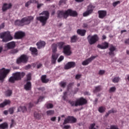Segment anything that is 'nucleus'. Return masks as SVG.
Returning a JSON list of instances; mask_svg holds the SVG:
<instances>
[{
	"label": "nucleus",
	"instance_id": "nucleus-1",
	"mask_svg": "<svg viewBox=\"0 0 129 129\" xmlns=\"http://www.w3.org/2000/svg\"><path fill=\"white\" fill-rule=\"evenodd\" d=\"M78 16V13L76 11H73L72 9H68L65 11L64 10L58 11L57 12V18L58 19H67L68 17H77Z\"/></svg>",
	"mask_w": 129,
	"mask_h": 129
},
{
	"label": "nucleus",
	"instance_id": "nucleus-2",
	"mask_svg": "<svg viewBox=\"0 0 129 129\" xmlns=\"http://www.w3.org/2000/svg\"><path fill=\"white\" fill-rule=\"evenodd\" d=\"M34 20V17L30 16L26 17H24L21 20H17L15 22V26H18V27H23L25 25H30L31 22Z\"/></svg>",
	"mask_w": 129,
	"mask_h": 129
},
{
	"label": "nucleus",
	"instance_id": "nucleus-3",
	"mask_svg": "<svg viewBox=\"0 0 129 129\" xmlns=\"http://www.w3.org/2000/svg\"><path fill=\"white\" fill-rule=\"evenodd\" d=\"M39 16L36 18V20L37 21H39L40 23H42V26H45L46 25V23H47V21L49 19V17L50 16V14L49 13V11H43L41 13L39 14Z\"/></svg>",
	"mask_w": 129,
	"mask_h": 129
},
{
	"label": "nucleus",
	"instance_id": "nucleus-4",
	"mask_svg": "<svg viewBox=\"0 0 129 129\" xmlns=\"http://www.w3.org/2000/svg\"><path fill=\"white\" fill-rule=\"evenodd\" d=\"M0 38L2 39V42H4V43L12 41L14 39L10 31H6L0 33Z\"/></svg>",
	"mask_w": 129,
	"mask_h": 129
},
{
	"label": "nucleus",
	"instance_id": "nucleus-5",
	"mask_svg": "<svg viewBox=\"0 0 129 129\" xmlns=\"http://www.w3.org/2000/svg\"><path fill=\"white\" fill-rule=\"evenodd\" d=\"M87 40L90 45H94L95 43L99 41V37H98L97 34H95L92 36L89 35L87 37Z\"/></svg>",
	"mask_w": 129,
	"mask_h": 129
},
{
	"label": "nucleus",
	"instance_id": "nucleus-6",
	"mask_svg": "<svg viewBox=\"0 0 129 129\" xmlns=\"http://www.w3.org/2000/svg\"><path fill=\"white\" fill-rule=\"evenodd\" d=\"M29 60V57L26 54H22L19 58H17L16 62L17 64L21 63H26Z\"/></svg>",
	"mask_w": 129,
	"mask_h": 129
},
{
	"label": "nucleus",
	"instance_id": "nucleus-7",
	"mask_svg": "<svg viewBox=\"0 0 129 129\" xmlns=\"http://www.w3.org/2000/svg\"><path fill=\"white\" fill-rule=\"evenodd\" d=\"M77 121V119L73 116H68L64 120L63 125L67 124V123H75Z\"/></svg>",
	"mask_w": 129,
	"mask_h": 129
},
{
	"label": "nucleus",
	"instance_id": "nucleus-8",
	"mask_svg": "<svg viewBox=\"0 0 129 129\" xmlns=\"http://www.w3.org/2000/svg\"><path fill=\"white\" fill-rule=\"evenodd\" d=\"M26 74L24 72H16L15 73L13 74V76H14L15 79L17 81H19V80H21L22 78H24Z\"/></svg>",
	"mask_w": 129,
	"mask_h": 129
},
{
	"label": "nucleus",
	"instance_id": "nucleus-9",
	"mask_svg": "<svg viewBox=\"0 0 129 129\" xmlns=\"http://www.w3.org/2000/svg\"><path fill=\"white\" fill-rule=\"evenodd\" d=\"M87 103V100L84 99L83 97H81L77 100V103L76 105L78 106H82L85 105Z\"/></svg>",
	"mask_w": 129,
	"mask_h": 129
},
{
	"label": "nucleus",
	"instance_id": "nucleus-10",
	"mask_svg": "<svg viewBox=\"0 0 129 129\" xmlns=\"http://www.w3.org/2000/svg\"><path fill=\"white\" fill-rule=\"evenodd\" d=\"M25 36H26L25 32L22 31H17L15 33L14 38L16 40H20V39H23Z\"/></svg>",
	"mask_w": 129,
	"mask_h": 129
},
{
	"label": "nucleus",
	"instance_id": "nucleus-11",
	"mask_svg": "<svg viewBox=\"0 0 129 129\" xmlns=\"http://www.w3.org/2000/svg\"><path fill=\"white\" fill-rule=\"evenodd\" d=\"M11 72L10 70L7 69L4 70L3 72L0 74V81L1 82H4V80L6 77H7V75L10 73Z\"/></svg>",
	"mask_w": 129,
	"mask_h": 129
},
{
	"label": "nucleus",
	"instance_id": "nucleus-12",
	"mask_svg": "<svg viewBox=\"0 0 129 129\" xmlns=\"http://www.w3.org/2000/svg\"><path fill=\"white\" fill-rule=\"evenodd\" d=\"M97 57V55L96 56H92L90 58L86 59L84 61L82 62V64L83 66H86L87 65H88L89 63H91V62H92L95 58Z\"/></svg>",
	"mask_w": 129,
	"mask_h": 129
},
{
	"label": "nucleus",
	"instance_id": "nucleus-13",
	"mask_svg": "<svg viewBox=\"0 0 129 129\" xmlns=\"http://www.w3.org/2000/svg\"><path fill=\"white\" fill-rule=\"evenodd\" d=\"M76 66V63L74 61L68 62L64 67L65 70H68L71 68H74Z\"/></svg>",
	"mask_w": 129,
	"mask_h": 129
},
{
	"label": "nucleus",
	"instance_id": "nucleus-14",
	"mask_svg": "<svg viewBox=\"0 0 129 129\" xmlns=\"http://www.w3.org/2000/svg\"><path fill=\"white\" fill-rule=\"evenodd\" d=\"M99 19H104L107 15V12L105 10H99L98 11Z\"/></svg>",
	"mask_w": 129,
	"mask_h": 129
},
{
	"label": "nucleus",
	"instance_id": "nucleus-15",
	"mask_svg": "<svg viewBox=\"0 0 129 129\" xmlns=\"http://www.w3.org/2000/svg\"><path fill=\"white\" fill-rule=\"evenodd\" d=\"M12 3H5L3 4V6L2 7V11L3 12H6V11H8V10H10V9H12Z\"/></svg>",
	"mask_w": 129,
	"mask_h": 129
},
{
	"label": "nucleus",
	"instance_id": "nucleus-16",
	"mask_svg": "<svg viewBox=\"0 0 129 129\" xmlns=\"http://www.w3.org/2000/svg\"><path fill=\"white\" fill-rule=\"evenodd\" d=\"M24 89L26 91H31L32 90V83L31 82H27L24 85Z\"/></svg>",
	"mask_w": 129,
	"mask_h": 129
},
{
	"label": "nucleus",
	"instance_id": "nucleus-17",
	"mask_svg": "<svg viewBox=\"0 0 129 129\" xmlns=\"http://www.w3.org/2000/svg\"><path fill=\"white\" fill-rule=\"evenodd\" d=\"M63 53L65 55L69 56L71 55V51H70V46L67 45L63 47Z\"/></svg>",
	"mask_w": 129,
	"mask_h": 129
},
{
	"label": "nucleus",
	"instance_id": "nucleus-18",
	"mask_svg": "<svg viewBox=\"0 0 129 129\" xmlns=\"http://www.w3.org/2000/svg\"><path fill=\"white\" fill-rule=\"evenodd\" d=\"M109 50L110 51L108 53L109 55L110 56H114V51L116 50V47L113 46V45L111 44Z\"/></svg>",
	"mask_w": 129,
	"mask_h": 129
},
{
	"label": "nucleus",
	"instance_id": "nucleus-19",
	"mask_svg": "<svg viewBox=\"0 0 129 129\" xmlns=\"http://www.w3.org/2000/svg\"><path fill=\"white\" fill-rule=\"evenodd\" d=\"M36 46H37L38 49H42V48H44L46 46V42L44 41L40 40L37 42Z\"/></svg>",
	"mask_w": 129,
	"mask_h": 129
},
{
	"label": "nucleus",
	"instance_id": "nucleus-20",
	"mask_svg": "<svg viewBox=\"0 0 129 129\" xmlns=\"http://www.w3.org/2000/svg\"><path fill=\"white\" fill-rule=\"evenodd\" d=\"M97 47L99 48V49H101L103 50L105 49H107V48H108V43L106 42H104L102 43V45L98 44Z\"/></svg>",
	"mask_w": 129,
	"mask_h": 129
},
{
	"label": "nucleus",
	"instance_id": "nucleus-21",
	"mask_svg": "<svg viewBox=\"0 0 129 129\" xmlns=\"http://www.w3.org/2000/svg\"><path fill=\"white\" fill-rule=\"evenodd\" d=\"M6 47L9 49H14L16 47V42L15 41L9 42L6 44Z\"/></svg>",
	"mask_w": 129,
	"mask_h": 129
},
{
	"label": "nucleus",
	"instance_id": "nucleus-22",
	"mask_svg": "<svg viewBox=\"0 0 129 129\" xmlns=\"http://www.w3.org/2000/svg\"><path fill=\"white\" fill-rule=\"evenodd\" d=\"M57 59H58V54L55 53H53L52 54L51 63L52 64H55Z\"/></svg>",
	"mask_w": 129,
	"mask_h": 129
},
{
	"label": "nucleus",
	"instance_id": "nucleus-23",
	"mask_svg": "<svg viewBox=\"0 0 129 129\" xmlns=\"http://www.w3.org/2000/svg\"><path fill=\"white\" fill-rule=\"evenodd\" d=\"M77 33L78 35L84 37V36H85V34H86V30L85 29H78Z\"/></svg>",
	"mask_w": 129,
	"mask_h": 129
},
{
	"label": "nucleus",
	"instance_id": "nucleus-24",
	"mask_svg": "<svg viewBox=\"0 0 129 129\" xmlns=\"http://www.w3.org/2000/svg\"><path fill=\"white\" fill-rule=\"evenodd\" d=\"M11 103V101L10 100H5L4 102L0 104V107L3 108L5 106L10 104Z\"/></svg>",
	"mask_w": 129,
	"mask_h": 129
},
{
	"label": "nucleus",
	"instance_id": "nucleus-25",
	"mask_svg": "<svg viewBox=\"0 0 129 129\" xmlns=\"http://www.w3.org/2000/svg\"><path fill=\"white\" fill-rule=\"evenodd\" d=\"M43 116V114L41 113H38L37 112H34V117L36 119H41Z\"/></svg>",
	"mask_w": 129,
	"mask_h": 129
},
{
	"label": "nucleus",
	"instance_id": "nucleus-26",
	"mask_svg": "<svg viewBox=\"0 0 129 129\" xmlns=\"http://www.w3.org/2000/svg\"><path fill=\"white\" fill-rule=\"evenodd\" d=\"M9 128V124L7 122H5L0 124V129H8Z\"/></svg>",
	"mask_w": 129,
	"mask_h": 129
},
{
	"label": "nucleus",
	"instance_id": "nucleus-27",
	"mask_svg": "<svg viewBox=\"0 0 129 129\" xmlns=\"http://www.w3.org/2000/svg\"><path fill=\"white\" fill-rule=\"evenodd\" d=\"M95 9V6L92 5V4H90L88 7H87V10L89 11H91V13L92 14L93 13V10Z\"/></svg>",
	"mask_w": 129,
	"mask_h": 129
},
{
	"label": "nucleus",
	"instance_id": "nucleus-28",
	"mask_svg": "<svg viewBox=\"0 0 129 129\" xmlns=\"http://www.w3.org/2000/svg\"><path fill=\"white\" fill-rule=\"evenodd\" d=\"M47 76L43 75L41 76V81L42 83H48L49 82V79H46Z\"/></svg>",
	"mask_w": 129,
	"mask_h": 129
},
{
	"label": "nucleus",
	"instance_id": "nucleus-29",
	"mask_svg": "<svg viewBox=\"0 0 129 129\" xmlns=\"http://www.w3.org/2000/svg\"><path fill=\"white\" fill-rule=\"evenodd\" d=\"M78 40L77 35H73L71 37V43H76Z\"/></svg>",
	"mask_w": 129,
	"mask_h": 129
},
{
	"label": "nucleus",
	"instance_id": "nucleus-30",
	"mask_svg": "<svg viewBox=\"0 0 129 129\" xmlns=\"http://www.w3.org/2000/svg\"><path fill=\"white\" fill-rule=\"evenodd\" d=\"M101 90H102V87L101 86H97V87H95L93 92L94 93H97V92H99V91H101Z\"/></svg>",
	"mask_w": 129,
	"mask_h": 129
},
{
	"label": "nucleus",
	"instance_id": "nucleus-31",
	"mask_svg": "<svg viewBox=\"0 0 129 129\" xmlns=\"http://www.w3.org/2000/svg\"><path fill=\"white\" fill-rule=\"evenodd\" d=\"M27 111V107L26 106H20L18 108V112H20V111H22L23 112H26Z\"/></svg>",
	"mask_w": 129,
	"mask_h": 129
},
{
	"label": "nucleus",
	"instance_id": "nucleus-32",
	"mask_svg": "<svg viewBox=\"0 0 129 129\" xmlns=\"http://www.w3.org/2000/svg\"><path fill=\"white\" fill-rule=\"evenodd\" d=\"M69 103L70 104L71 106H76L77 107L78 105H76V103L77 102V101H72V100H69Z\"/></svg>",
	"mask_w": 129,
	"mask_h": 129
},
{
	"label": "nucleus",
	"instance_id": "nucleus-33",
	"mask_svg": "<svg viewBox=\"0 0 129 129\" xmlns=\"http://www.w3.org/2000/svg\"><path fill=\"white\" fill-rule=\"evenodd\" d=\"M56 45L57 47H58L59 49H62L64 45H65V42H58L57 43H56Z\"/></svg>",
	"mask_w": 129,
	"mask_h": 129
},
{
	"label": "nucleus",
	"instance_id": "nucleus-34",
	"mask_svg": "<svg viewBox=\"0 0 129 129\" xmlns=\"http://www.w3.org/2000/svg\"><path fill=\"white\" fill-rule=\"evenodd\" d=\"M13 94V91L11 90H8L5 92L6 96L9 97Z\"/></svg>",
	"mask_w": 129,
	"mask_h": 129
},
{
	"label": "nucleus",
	"instance_id": "nucleus-35",
	"mask_svg": "<svg viewBox=\"0 0 129 129\" xmlns=\"http://www.w3.org/2000/svg\"><path fill=\"white\" fill-rule=\"evenodd\" d=\"M57 47H58V46L57 45V44L53 43L52 45L53 53H55L56 52V51H57Z\"/></svg>",
	"mask_w": 129,
	"mask_h": 129
},
{
	"label": "nucleus",
	"instance_id": "nucleus-36",
	"mask_svg": "<svg viewBox=\"0 0 129 129\" xmlns=\"http://www.w3.org/2000/svg\"><path fill=\"white\" fill-rule=\"evenodd\" d=\"M115 112H116V110H113V109H112L108 111V112L106 113L105 116H106V117H107V116H108V115H109V114H110V113H114Z\"/></svg>",
	"mask_w": 129,
	"mask_h": 129
},
{
	"label": "nucleus",
	"instance_id": "nucleus-37",
	"mask_svg": "<svg viewBox=\"0 0 129 129\" xmlns=\"http://www.w3.org/2000/svg\"><path fill=\"white\" fill-rule=\"evenodd\" d=\"M91 11L87 10L83 14V17H88V16H89V15H91Z\"/></svg>",
	"mask_w": 129,
	"mask_h": 129
},
{
	"label": "nucleus",
	"instance_id": "nucleus-38",
	"mask_svg": "<svg viewBox=\"0 0 129 129\" xmlns=\"http://www.w3.org/2000/svg\"><path fill=\"white\" fill-rule=\"evenodd\" d=\"M15 81H17V80L14 76L10 78L9 82H11V83H15Z\"/></svg>",
	"mask_w": 129,
	"mask_h": 129
},
{
	"label": "nucleus",
	"instance_id": "nucleus-39",
	"mask_svg": "<svg viewBox=\"0 0 129 129\" xmlns=\"http://www.w3.org/2000/svg\"><path fill=\"white\" fill-rule=\"evenodd\" d=\"M30 50L32 52V53H33V54H37V52H38V50L37 48L34 47H31L30 48Z\"/></svg>",
	"mask_w": 129,
	"mask_h": 129
},
{
	"label": "nucleus",
	"instance_id": "nucleus-40",
	"mask_svg": "<svg viewBox=\"0 0 129 129\" xmlns=\"http://www.w3.org/2000/svg\"><path fill=\"white\" fill-rule=\"evenodd\" d=\"M98 111L99 112H100L101 113L104 112V111H105V107H104L103 106H101V107H99Z\"/></svg>",
	"mask_w": 129,
	"mask_h": 129
},
{
	"label": "nucleus",
	"instance_id": "nucleus-41",
	"mask_svg": "<svg viewBox=\"0 0 129 129\" xmlns=\"http://www.w3.org/2000/svg\"><path fill=\"white\" fill-rule=\"evenodd\" d=\"M67 83L66 82H64L63 81H61L59 83V85L61 87H62V88H65V87H66Z\"/></svg>",
	"mask_w": 129,
	"mask_h": 129
},
{
	"label": "nucleus",
	"instance_id": "nucleus-42",
	"mask_svg": "<svg viewBox=\"0 0 129 129\" xmlns=\"http://www.w3.org/2000/svg\"><path fill=\"white\" fill-rule=\"evenodd\" d=\"M31 76H32V75L31 74V73L28 74L27 75V76H26L27 79H26V81L27 82L30 81V80H31L32 79Z\"/></svg>",
	"mask_w": 129,
	"mask_h": 129
},
{
	"label": "nucleus",
	"instance_id": "nucleus-43",
	"mask_svg": "<svg viewBox=\"0 0 129 129\" xmlns=\"http://www.w3.org/2000/svg\"><path fill=\"white\" fill-rule=\"evenodd\" d=\"M46 114L47 115H52V114H54V110H48L46 111Z\"/></svg>",
	"mask_w": 129,
	"mask_h": 129
},
{
	"label": "nucleus",
	"instance_id": "nucleus-44",
	"mask_svg": "<svg viewBox=\"0 0 129 129\" xmlns=\"http://www.w3.org/2000/svg\"><path fill=\"white\" fill-rule=\"evenodd\" d=\"M119 77H115L113 79L112 82H113V83H117V82L119 81Z\"/></svg>",
	"mask_w": 129,
	"mask_h": 129
},
{
	"label": "nucleus",
	"instance_id": "nucleus-45",
	"mask_svg": "<svg viewBox=\"0 0 129 129\" xmlns=\"http://www.w3.org/2000/svg\"><path fill=\"white\" fill-rule=\"evenodd\" d=\"M54 106L53 105V104L51 103H47L46 104V107L49 109V108H53Z\"/></svg>",
	"mask_w": 129,
	"mask_h": 129
},
{
	"label": "nucleus",
	"instance_id": "nucleus-46",
	"mask_svg": "<svg viewBox=\"0 0 129 129\" xmlns=\"http://www.w3.org/2000/svg\"><path fill=\"white\" fill-rule=\"evenodd\" d=\"M116 90V88L115 87H111L109 90V92L111 93V92H114Z\"/></svg>",
	"mask_w": 129,
	"mask_h": 129
},
{
	"label": "nucleus",
	"instance_id": "nucleus-47",
	"mask_svg": "<svg viewBox=\"0 0 129 129\" xmlns=\"http://www.w3.org/2000/svg\"><path fill=\"white\" fill-rule=\"evenodd\" d=\"M16 125V121L14 119L11 120V124L10 125V128H12V127H14V126Z\"/></svg>",
	"mask_w": 129,
	"mask_h": 129
},
{
	"label": "nucleus",
	"instance_id": "nucleus-48",
	"mask_svg": "<svg viewBox=\"0 0 129 129\" xmlns=\"http://www.w3.org/2000/svg\"><path fill=\"white\" fill-rule=\"evenodd\" d=\"M73 85H74V83H70L68 85L67 90H70V89L72 88V86H73Z\"/></svg>",
	"mask_w": 129,
	"mask_h": 129
},
{
	"label": "nucleus",
	"instance_id": "nucleus-49",
	"mask_svg": "<svg viewBox=\"0 0 129 129\" xmlns=\"http://www.w3.org/2000/svg\"><path fill=\"white\" fill-rule=\"evenodd\" d=\"M67 98V92H64L63 93V96H62V99L63 100L66 101Z\"/></svg>",
	"mask_w": 129,
	"mask_h": 129
},
{
	"label": "nucleus",
	"instance_id": "nucleus-50",
	"mask_svg": "<svg viewBox=\"0 0 129 129\" xmlns=\"http://www.w3.org/2000/svg\"><path fill=\"white\" fill-rule=\"evenodd\" d=\"M18 52H19V50H18V49H13L11 51V53L14 54H17Z\"/></svg>",
	"mask_w": 129,
	"mask_h": 129
},
{
	"label": "nucleus",
	"instance_id": "nucleus-51",
	"mask_svg": "<svg viewBox=\"0 0 129 129\" xmlns=\"http://www.w3.org/2000/svg\"><path fill=\"white\" fill-rule=\"evenodd\" d=\"M43 6H44V4H42V3H38L37 6V9H41V8H42V7H43Z\"/></svg>",
	"mask_w": 129,
	"mask_h": 129
},
{
	"label": "nucleus",
	"instance_id": "nucleus-52",
	"mask_svg": "<svg viewBox=\"0 0 129 129\" xmlns=\"http://www.w3.org/2000/svg\"><path fill=\"white\" fill-rule=\"evenodd\" d=\"M63 60H64V56L61 55L57 59V62H61V61H62Z\"/></svg>",
	"mask_w": 129,
	"mask_h": 129
},
{
	"label": "nucleus",
	"instance_id": "nucleus-53",
	"mask_svg": "<svg viewBox=\"0 0 129 129\" xmlns=\"http://www.w3.org/2000/svg\"><path fill=\"white\" fill-rule=\"evenodd\" d=\"M94 126H95V123H92L90 125V126L89 127V129H94Z\"/></svg>",
	"mask_w": 129,
	"mask_h": 129
},
{
	"label": "nucleus",
	"instance_id": "nucleus-54",
	"mask_svg": "<svg viewBox=\"0 0 129 129\" xmlns=\"http://www.w3.org/2000/svg\"><path fill=\"white\" fill-rule=\"evenodd\" d=\"M104 73H105V71L104 70H100L99 72V75H103V74H104Z\"/></svg>",
	"mask_w": 129,
	"mask_h": 129
},
{
	"label": "nucleus",
	"instance_id": "nucleus-55",
	"mask_svg": "<svg viewBox=\"0 0 129 129\" xmlns=\"http://www.w3.org/2000/svg\"><path fill=\"white\" fill-rule=\"evenodd\" d=\"M43 99H44L43 96H40L39 99H38V101L36 103H38V102H41V101H43Z\"/></svg>",
	"mask_w": 129,
	"mask_h": 129
},
{
	"label": "nucleus",
	"instance_id": "nucleus-56",
	"mask_svg": "<svg viewBox=\"0 0 129 129\" xmlns=\"http://www.w3.org/2000/svg\"><path fill=\"white\" fill-rule=\"evenodd\" d=\"M119 4H120V1H117V2H115L113 3V6L114 7H116L117 5H119Z\"/></svg>",
	"mask_w": 129,
	"mask_h": 129
},
{
	"label": "nucleus",
	"instance_id": "nucleus-57",
	"mask_svg": "<svg viewBox=\"0 0 129 129\" xmlns=\"http://www.w3.org/2000/svg\"><path fill=\"white\" fill-rule=\"evenodd\" d=\"M83 28H84V29H88V24L87 23H84L83 24Z\"/></svg>",
	"mask_w": 129,
	"mask_h": 129
},
{
	"label": "nucleus",
	"instance_id": "nucleus-58",
	"mask_svg": "<svg viewBox=\"0 0 129 129\" xmlns=\"http://www.w3.org/2000/svg\"><path fill=\"white\" fill-rule=\"evenodd\" d=\"M10 114L14 113V108H10L9 110Z\"/></svg>",
	"mask_w": 129,
	"mask_h": 129
},
{
	"label": "nucleus",
	"instance_id": "nucleus-59",
	"mask_svg": "<svg viewBox=\"0 0 129 129\" xmlns=\"http://www.w3.org/2000/svg\"><path fill=\"white\" fill-rule=\"evenodd\" d=\"M31 2L28 1V2H27L26 3H25V7L26 8H28L29 7V6H30V5H31Z\"/></svg>",
	"mask_w": 129,
	"mask_h": 129
},
{
	"label": "nucleus",
	"instance_id": "nucleus-60",
	"mask_svg": "<svg viewBox=\"0 0 129 129\" xmlns=\"http://www.w3.org/2000/svg\"><path fill=\"white\" fill-rule=\"evenodd\" d=\"M70 127H71L70 125H64L63 126V128H64V129H69V128H70Z\"/></svg>",
	"mask_w": 129,
	"mask_h": 129
},
{
	"label": "nucleus",
	"instance_id": "nucleus-61",
	"mask_svg": "<svg viewBox=\"0 0 129 129\" xmlns=\"http://www.w3.org/2000/svg\"><path fill=\"white\" fill-rule=\"evenodd\" d=\"M5 28V23H2L0 25V30H2V29H4Z\"/></svg>",
	"mask_w": 129,
	"mask_h": 129
},
{
	"label": "nucleus",
	"instance_id": "nucleus-62",
	"mask_svg": "<svg viewBox=\"0 0 129 129\" xmlns=\"http://www.w3.org/2000/svg\"><path fill=\"white\" fill-rule=\"evenodd\" d=\"M76 79H80V78H81V75H77L75 77Z\"/></svg>",
	"mask_w": 129,
	"mask_h": 129
},
{
	"label": "nucleus",
	"instance_id": "nucleus-63",
	"mask_svg": "<svg viewBox=\"0 0 129 129\" xmlns=\"http://www.w3.org/2000/svg\"><path fill=\"white\" fill-rule=\"evenodd\" d=\"M31 68V65L28 64L25 67V69L27 70L28 69H30Z\"/></svg>",
	"mask_w": 129,
	"mask_h": 129
},
{
	"label": "nucleus",
	"instance_id": "nucleus-64",
	"mask_svg": "<svg viewBox=\"0 0 129 129\" xmlns=\"http://www.w3.org/2000/svg\"><path fill=\"white\" fill-rule=\"evenodd\" d=\"M124 43H125V44H128V45H129V38L125 39Z\"/></svg>",
	"mask_w": 129,
	"mask_h": 129
}]
</instances>
